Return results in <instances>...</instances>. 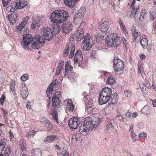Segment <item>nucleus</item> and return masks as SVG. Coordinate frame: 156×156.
I'll return each instance as SVG.
<instances>
[{"instance_id": "nucleus-1", "label": "nucleus", "mask_w": 156, "mask_h": 156, "mask_svg": "<svg viewBox=\"0 0 156 156\" xmlns=\"http://www.w3.org/2000/svg\"><path fill=\"white\" fill-rule=\"evenodd\" d=\"M23 41L20 44L24 49L28 48V46L30 44L31 48L34 49L38 50L45 42L44 38L38 34L35 35L32 37L31 34H26L23 36Z\"/></svg>"}, {"instance_id": "nucleus-2", "label": "nucleus", "mask_w": 156, "mask_h": 156, "mask_svg": "<svg viewBox=\"0 0 156 156\" xmlns=\"http://www.w3.org/2000/svg\"><path fill=\"white\" fill-rule=\"evenodd\" d=\"M100 123L98 119H93L90 117L86 118L83 121L82 124L80 127V133L84 136L87 134L90 131L96 128Z\"/></svg>"}, {"instance_id": "nucleus-3", "label": "nucleus", "mask_w": 156, "mask_h": 156, "mask_svg": "<svg viewBox=\"0 0 156 156\" xmlns=\"http://www.w3.org/2000/svg\"><path fill=\"white\" fill-rule=\"evenodd\" d=\"M68 16V13L64 10H57L53 12L51 16V22L62 23L66 21Z\"/></svg>"}, {"instance_id": "nucleus-4", "label": "nucleus", "mask_w": 156, "mask_h": 156, "mask_svg": "<svg viewBox=\"0 0 156 156\" xmlns=\"http://www.w3.org/2000/svg\"><path fill=\"white\" fill-rule=\"evenodd\" d=\"M121 39L116 34L113 33L108 35L107 36L106 42L108 45L117 47L121 44Z\"/></svg>"}, {"instance_id": "nucleus-5", "label": "nucleus", "mask_w": 156, "mask_h": 156, "mask_svg": "<svg viewBox=\"0 0 156 156\" xmlns=\"http://www.w3.org/2000/svg\"><path fill=\"white\" fill-rule=\"evenodd\" d=\"M112 94L111 89L105 87L101 91L98 98V102L102 105L106 103L109 100Z\"/></svg>"}, {"instance_id": "nucleus-6", "label": "nucleus", "mask_w": 156, "mask_h": 156, "mask_svg": "<svg viewBox=\"0 0 156 156\" xmlns=\"http://www.w3.org/2000/svg\"><path fill=\"white\" fill-rule=\"evenodd\" d=\"M52 101L53 109L51 111L50 114L52 116L53 120L58 123V113L55 109L58 108L61 102L59 99H58V98H55V97L52 98Z\"/></svg>"}, {"instance_id": "nucleus-7", "label": "nucleus", "mask_w": 156, "mask_h": 156, "mask_svg": "<svg viewBox=\"0 0 156 156\" xmlns=\"http://www.w3.org/2000/svg\"><path fill=\"white\" fill-rule=\"evenodd\" d=\"M113 68L115 72H121L124 68V62L119 59L117 56H115L114 59Z\"/></svg>"}, {"instance_id": "nucleus-8", "label": "nucleus", "mask_w": 156, "mask_h": 156, "mask_svg": "<svg viewBox=\"0 0 156 156\" xmlns=\"http://www.w3.org/2000/svg\"><path fill=\"white\" fill-rule=\"evenodd\" d=\"M83 44V49L86 51L89 50L93 44L91 37L89 34H87L84 37V40L82 42Z\"/></svg>"}, {"instance_id": "nucleus-9", "label": "nucleus", "mask_w": 156, "mask_h": 156, "mask_svg": "<svg viewBox=\"0 0 156 156\" xmlns=\"http://www.w3.org/2000/svg\"><path fill=\"white\" fill-rule=\"evenodd\" d=\"M42 35L46 40L50 41L53 36L52 30L49 27L44 28L42 29Z\"/></svg>"}, {"instance_id": "nucleus-10", "label": "nucleus", "mask_w": 156, "mask_h": 156, "mask_svg": "<svg viewBox=\"0 0 156 156\" xmlns=\"http://www.w3.org/2000/svg\"><path fill=\"white\" fill-rule=\"evenodd\" d=\"M135 0H133L130 6L132 10L131 13L129 14V16L131 18L136 17L140 12V10L138 6L134 7L135 3Z\"/></svg>"}, {"instance_id": "nucleus-11", "label": "nucleus", "mask_w": 156, "mask_h": 156, "mask_svg": "<svg viewBox=\"0 0 156 156\" xmlns=\"http://www.w3.org/2000/svg\"><path fill=\"white\" fill-rule=\"evenodd\" d=\"M83 60L82 53L81 51L78 50L76 51L75 55L74 58V65L78 64L79 66L80 65Z\"/></svg>"}, {"instance_id": "nucleus-12", "label": "nucleus", "mask_w": 156, "mask_h": 156, "mask_svg": "<svg viewBox=\"0 0 156 156\" xmlns=\"http://www.w3.org/2000/svg\"><path fill=\"white\" fill-rule=\"evenodd\" d=\"M79 122L80 121L78 119L76 118H74L69 119V125L72 129H75L77 127Z\"/></svg>"}, {"instance_id": "nucleus-13", "label": "nucleus", "mask_w": 156, "mask_h": 156, "mask_svg": "<svg viewBox=\"0 0 156 156\" xmlns=\"http://www.w3.org/2000/svg\"><path fill=\"white\" fill-rule=\"evenodd\" d=\"M110 24L111 23L109 21H101V24H100L99 28L102 32H106L109 28Z\"/></svg>"}, {"instance_id": "nucleus-14", "label": "nucleus", "mask_w": 156, "mask_h": 156, "mask_svg": "<svg viewBox=\"0 0 156 156\" xmlns=\"http://www.w3.org/2000/svg\"><path fill=\"white\" fill-rule=\"evenodd\" d=\"M27 2L26 0H17L16 2V5L14 6V9H16L23 8L27 5Z\"/></svg>"}, {"instance_id": "nucleus-15", "label": "nucleus", "mask_w": 156, "mask_h": 156, "mask_svg": "<svg viewBox=\"0 0 156 156\" xmlns=\"http://www.w3.org/2000/svg\"><path fill=\"white\" fill-rule=\"evenodd\" d=\"M84 31L82 28L79 27L75 32V34L78 41L83 39L84 37Z\"/></svg>"}, {"instance_id": "nucleus-16", "label": "nucleus", "mask_w": 156, "mask_h": 156, "mask_svg": "<svg viewBox=\"0 0 156 156\" xmlns=\"http://www.w3.org/2000/svg\"><path fill=\"white\" fill-rule=\"evenodd\" d=\"M83 17L82 16V15L80 14H76L74 16L73 22L74 24L76 25H78L81 24Z\"/></svg>"}, {"instance_id": "nucleus-17", "label": "nucleus", "mask_w": 156, "mask_h": 156, "mask_svg": "<svg viewBox=\"0 0 156 156\" xmlns=\"http://www.w3.org/2000/svg\"><path fill=\"white\" fill-rule=\"evenodd\" d=\"M18 17V15L14 12L8 15V18L10 24L12 25L16 22Z\"/></svg>"}, {"instance_id": "nucleus-18", "label": "nucleus", "mask_w": 156, "mask_h": 156, "mask_svg": "<svg viewBox=\"0 0 156 156\" xmlns=\"http://www.w3.org/2000/svg\"><path fill=\"white\" fill-rule=\"evenodd\" d=\"M85 109L86 112L88 114L93 113L95 108L94 104L92 102V101H89L86 105Z\"/></svg>"}, {"instance_id": "nucleus-19", "label": "nucleus", "mask_w": 156, "mask_h": 156, "mask_svg": "<svg viewBox=\"0 0 156 156\" xmlns=\"http://www.w3.org/2000/svg\"><path fill=\"white\" fill-rule=\"evenodd\" d=\"M28 19V17H26L24 20L22 21L18 26H16V31L18 32H20L26 25Z\"/></svg>"}, {"instance_id": "nucleus-20", "label": "nucleus", "mask_w": 156, "mask_h": 156, "mask_svg": "<svg viewBox=\"0 0 156 156\" xmlns=\"http://www.w3.org/2000/svg\"><path fill=\"white\" fill-rule=\"evenodd\" d=\"M65 101L67 102L66 105L67 109L70 112H73L75 105L73 104V101L71 99L66 100Z\"/></svg>"}, {"instance_id": "nucleus-21", "label": "nucleus", "mask_w": 156, "mask_h": 156, "mask_svg": "<svg viewBox=\"0 0 156 156\" xmlns=\"http://www.w3.org/2000/svg\"><path fill=\"white\" fill-rule=\"evenodd\" d=\"M42 24L41 22V20L39 18H37L33 20L31 24V28L34 29L36 28V27H38L40 25Z\"/></svg>"}, {"instance_id": "nucleus-22", "label": "nucleus", "mask_w": 156, "mask_h": 156, "mask_svg": "<svg viewBox=\"0 0 156 156\" xmlns=\"http://www.w3.org/2000/svg\"><path fill=\"white\" fill-rule=\"evenodd\" d=\"M72 24L70 23L64 24L62 25V31L65 33H67L71 30Z\"/></svg>"}, {"instance_id": "nucleus-23", "label": "nucleus", "mask_w": 156, "mask_h": 156, "mask_svg": "<svg viewBox=\"0 0 156 156\" xmlns=\"http://www.w3.org/2000/svg\"><path fill=\"white\" fill-rule=\"evenodd\" d=\"M57 138V136L55 135H52L47 136L44 140L45 143H50Z\"/></svg>"}, {"instance_id": "nucleus-24", "label": "nucleus", "mask_w": 156, "mask_h": 156, "mask_svg": "<svg viewBox=\"0 0 156 156\" xmlns=\"http://www.w3.org/2000/svg\"><path fill=\"white\" fill-rule=\"evenodd\" d=\"M65 5L69 7H73L76 4V2L79 0H64Z\"/></svg>"}, {"instance_id": "nucleus-25", "label": "nucleus", "mask_w": 156, "mask_h": 156, "mask_svg": "<svg viewBox=\"0 0 156 156\" xmlns=\"http://www.w3.org/2000/svg\"><path fill=\"white\" fill-rule=\"evenodd\" d=\"M64 62L62 60L61 61V62H59L56 69V71L55 74V75L56 76H58L60 74L61 71L63 68V66L64 65Z\"/></svg>"}, {"instance_id": "nucleus-26", "label": "nucleus", "mask_w": 156, "mask_h": 156, "mask_svg": "<svg viewBox=\"0 0 156 156\" xmlns=\"http://www.w3.org/2000/svg\"><path fill=\"white\" fill-rule=\"evenodd\" d=\"M6 140L5 139L0 140V154L1 153L6 145Z\"/></svg>"}, {"instance_id": "nucleus-27", "label": "nucleus", "mask_w": 156, "mask_h": 156, "mask_svg": "<svg viewBox=\"0 0 156 156\" xmlns=\"http://www.w3.org/2000/svg\"><path fill=\"white\" fill-rule=\"evenodd\" d=\"M140 44L143 48L145 49L147 47L148 41L146 38H143L141 40Z\"/></svg>"}, {"instance_id": "nucleus-28", "label": "nucleus", "mask_w": 156, "mask_h": 156, "mask_svg": "<svg viewBox=\"0 0 156 156\" xmlns=\"http://www.w3.org/2000/svg\"><path fill=\"white\" fill-rule=\"evenodd\" d=\"M32 156H41V152L38 149H35L32 151Z\"/></svg>"}, {"instance_id": "nucleus-29", "label": "nucleus", "mask_w": 156, "mask_h": 156, "mask_svg": "<svg viewBox=\"0 0 156 156\" xmlns=\"http://www.w3.org/2000/svg\"><path fill=\"white\" fill-rule=\"evenodd\" d=\"M60 28L59 26L57 24H55L53 27V34H56L59 32Z\"/></svg>"}, {"instance_id": "nucleus-30", "label": "nucleus", "mask_w": 156, "mask_h": 156, "mask_svg": "<svg viewBox=\"0 0 156 156\" xmlns=\"http://www.w3.org/2000/svg\"><path fill=\"white\" fill-rule=\"evenodd\" d=\"M112 122V121H111V122L109 123L106 127L107 131L110 132L112 131L114 129V125L111 123Z\"/></svg>"}, {"instance_id": "nucleus-31", "label": "nucleus", "mask_w": 156, "mask_h": 156, "mask_svg": "<svg viewBox=\"0 0 156 156\" xmlns=\"http://www.w3.org/2000/svg\"><path fill=\"white\" fill-rule=\"evenodd\" d=\"M146 11L145 9H143L140 13V20H143L146 16Z\"/></svg>"}, {"instance_id": "nucleus-32", "label": "nucleus", "mask_w": 156, "mask_h": 156, "mask_svg": "<svg viewBox=\"0 0 156 156\" xmlns=\"http://www.w3.org/2000/svg\"><path fill=\"white\" fill-rule=\"evenodd\" d=\"M70 53L69 55V57L71 58L73 57L75 51V46L73 44L70 45Z\"/></svg>"}, {"instance_id": "nucleus-33", "label": "nucleus", "mask_w": 156, "mask_h": 156, "mask_svg": "<svg viewBox=\"0 0 156 156\" xmlns=\"http://www.w3.org/2000/svg\"><path fill=\"white\" fill-rule=\"evenodd\" d=\"M53 91V88L50 87L49 86L47 90V95L49 98H51V93Z\"/></svg>"}, {"instance_id": "nucleus-34", "label": "nucleus", "mask_w": 156, "mask_h": 156, "mask_svg": "<svg viewBox=\"0 0 156 156\" xmlns=\"http://www.w3.org/2000/svg\"><path fill=\"white\" fill-rule=\"evenodd\" d=\"M132 35L133 36L135 40L138 35H140V33L136 31L135 29H132Z\"/></svg>"}, {"instance_id": "nucleus-35", "label": "nucleus", "mask_w": 156, "mask_h": 156, "mask_svg": "<svg viewBox=\"0 0 156 156\" xmlns=\"http://www.w3.org/2000/svg\"><path fill=\"white\" fill-rule=\"evenodd\" d=\"M139 86L142 92L145 93H146V86L144 83L143 82H141L139 83Z\"/></svg>"}, {"instance_id": "nucleus-36", "label": "nucleus", "mask_w": 156, "mask_h": 156, "mask_svg": "<svg viewBox=\"0 0 156 156\" xmlns=\"http://www.w3.org/2000/svg\"><path fill=\"white\" fill-rule=\"evenodd\" d=\"M86 12V9L84 7H82L79 10L78 12L76 14H80L82 16H84L85 13Z\"/></svg>"}, {"instance_id": "nucleus-37", "label": "nucleus", "mask_w": 156, "mask_h": 156, "mask_svg": "<svg viewBox=\"0 0 156 156\" xmlns=\"http://www.w3.org/2000/svg\"><path fill=\"white\" fill-rule=\"evenodd\" d=\"M115 81L113 79L112 77H108L106 82L107 83L110 84H113L115 83Z\"/></svg>"}, {"instance_id": "nucleus-38", "label": "nucleus", "mask_w": 156, "mask_h": 156, "mask_svg": "<svg viewBox=\"0 0 156 156\" xmlns=\"http://www.w3.org/2000/svg\"><path fill=\"white\" fill-rule=\"evenodd\" d=\"M26 143L23 141H21L20 145V147L22 151H25L26 150V148L25 147Z\"/></svg>"}, {"instance_id": "nucleus-39", "label": "nucleus", "mask_w": 156, "mask_h": 156, "mask_svg": "<svg viewBox=\"0 0 156 156\" xmlns=\"http://www.w3.org/2000/svg\"><path fill=\"white\" fill-rule=\"evenodd\" d=\"M66 46L67 48L63 52V56L64 57H66L67 56L69 51V46L68 44H66Z\"/></svg>"}, {"instance_id": "nucleus-40", "label": "nucleus", "mask_w": 156, "mask_h": 156, "mask_svg": "<svg viewBox=\"0 0 156 156\" xmlns=\"http://www.w3.org/2000/svg\"><path fill=\"white\" fill-rule=\"evenodd\" d=\"M15 81L14 80H12L11 84L10 85V88L11 90L13 92V93L14 92H15Z\"/></svg>"}, {"instance_id": "nucleus-41", "label": "nucleus", "mask_w": 156, "mask_h": 156, "mask_svg": "<svg viewBox=\"0 0 156 156\" xmlns=\"http://www.w3.org/2000/svg\"><path fill=\"white\" fill-rule=\"evenodd\" d=\"M21 93L23 92V91L28 90V89L26 85L25 84H23L21 85L20 88Z\"/></svg>"}, {"instance_id": "nucleus-42", "label": "nucleus", "mask_w": 156, "mask_h": 156, "mask_svg": "<svg viewBox=\"0 0 156 156\" xmlns=\"http://www.w3.org/2000/svg\"><path fill=\"white\" fill-rule=\"evenodd\" d=\"M36 133V131L35 130H32L27 132L26 134V136L28 137L29 136H34Z\"/></svg>"}, {"instance_id": "nucleus-43", "label": "nucleus", "mask_w": 156, "mask_h": 156, "mask_svg": "<svg viewBox=\"0 0 156 156\" xmlns=\"http://www.w3.org/2000/svg\"><path fill=\"white\" fill-rule=\"evenodd\" d=\"M11 153V150L9 147H7L5 150V156H9Z\"/></svg>"}, {"instance_id": "nucleus-44", "label": "nucleus", "mask_w": 156, "mask_h": 156, "mask_svg": "<svg viewBox=\"0 0 156 156\" xmlns=\"http://www.w3.org/2000/svg\"><path fill=\"white\" fill-rule=\"evenodd\" d=\"M156 17V13L154 12L153 11L151 12L150 14V18L151 20H153Z\"/></svg>"}, {"instance_id": "nucleus-45", "label": "nucleus", "mask_w": 156, "mask_h": 156, "mask_svg": "<svg viewBox=\"0 0 156 156\" xmlns=\"http://www.w3.org/2000/svg\"><path fill=\"white\" fill-rule=\"evenodd\" d=\"M55 147L56 149L57 150H59L61 151V152L60 153H63V151H66L68 152V151L66 150V148L65 149L64 148H62L60 147L58 145H55Z\"/></svg>"}, {"instance_id": "nucleus-46", "label": "nucleus", "mask_w": 156, "mask_h": 156, "mask_svg": "<svg viewBox=\"0 0 156 156\" xmlns=\"http://www.w3.org/2000/svg\"><path fill=\"white\" fill-rule=\"evenodd\" d=\"M21 96L23 99L26 98L28 95V90L23 91L21 93Z\"/></svg>"}, {"instance_id": "nucleus-47", "label": "nucleus", "mask_w": 156, "mask_h": 156, "mask_svg": "<svg viewBox=\"0 0 156 156\" xmlns=\"http://www.w3.org/2000/svg\"><path fill=\"white\" fill-rule=\"evenodd\" d=\"M28 74H25L21 77L20 79L22 81H25L28 79Z\"/></svg>"}, {"instance_id": "nucleus-48", "label": "nucleus", "mask_w": 156, "mask_h": 156, "mask_svg": "<svg viewBox=\"0 0 156 156\" xmlns=\"http://www.w3.org/2000/svg\"><path fill=\"white\" fill-rule=\"evenodd\" d=\"M138 74L142 75V72H143V69L142 66L141 64H139L138 65Z\"/></svg>"}, {"instance_id": "nucleus-49", "label": "nucleus", "mask_w": 156, "mask_h": 156, "mask_svg": "<svg viewBox=\"0 0 156 156\" xmlns=\"http://www.w3.org/2000/svg\"><path fill=\"white\" fill-rule=\"evenodd\" d=\"M78 136L76 134H74L72 136V140L73 142L74 143L76 142L78 138Z\"/></svg>"}, {"instance_id": "nucleus-50", "label": "nucleus", "mask_w": 156, "mask_h": 156, "mask_svg": "<svg viewBox=\"0 0 156 156\" xmlns=\"http://www.w3.org/2000/svg\"><path fill=\"white\" fill-rule=\"evenodd\" d=\"M61 93L60 91H56L55 92V95L53 96V97H55V98H58L59 99V98L61 97Z\"/></svg>"}, {"instance_id": "nucleus-51", "label": "nucleus", "mask_w": 156, "mask_h": 156, "mask_svg": "<svg viewBox=\"0 0 156 156\" xmlns=\"http://www.w3.org/2000/svg\"><path fill=\"white\" fill-rule=\"evenodd\" d=\"M41 122L42 124H45L46 123H47V122H49V120H48L46 118L43 117L41 119Z\"/></svg>"}, {"instance_id": "nucleus-52", "label": "nucleus", "mask_w": 156, "mask_h": 156, "mask_svg": "<svg viewBox=\"0 0 156 156\" xmlns=\"http://www.w3.org/2000/svg\"><path fill=\"white\" fill-rule=\"evenodd\" d=\"M147 134L144 133H141L139 134V137L142 139H144L147 136Z\"/></svg>"}, {"instance_id": "nucleus-53", "label": "nucleus", "mask_w": 156, "mask_h": 156, "mask_svg": "<svg viewBox=\"0 0 156 156\" xmlns=\"http://www.w3.org/2000/svg\"><path fill=\"white\" fill-rule=\"evenodd\" d=\"M149 109L148 106H145L142 108V110L143 112H144L145 114H147L149 112Z\"/></svg>"}, {"instance_id": "nucleus-54", "label": "nucleus", "mask_w": 156, "mask_h": 156, "mask_svg": "<svg viewBox=\"0 0 156 156\" xmlns=\"http://www.w3.org/2000/svg\"><path fill=\"white\" fill-rule=\"evenodd\" d=\"M47 122V123H46L45 124V126L47 127L49 129L51 130L52 128V125L49 121V122Z\"/></svg>"}, {"instance_id": "nucleus-55", "label": "nucleus", "mask_w": 156, "mask_h": 156, "mask_svg": "<svg viewBox=\"0 0 156 156\" xmlns=\"http://www.w3.org/2000/svg\"><path fill=\"white\" fill-rule=\"evenodd\" d=\"M68 62L66 63L65 66V73L64 74V76L65 77L67 76L68 75V73L69 72V69H68V66H67Z\"/></svg>"}, {"instance_id": "nucleus-56", "label": "nucleus", "mask_w": 156, "mask_h": 156, "mask_svg": "<svg viewBox=\"0 0 156 156\" xmlns=\"http://www.w3.org/2000/svg\"><path fill=\"white\" fill-rule=\"evenodd\" d=\"M130 133L131 135V137L133 140V141L134 142L136 141L137 140V139H136V135L134 133V132L131 133Z\"/></svg>"}, {"instance_id": "nucleus-57", "label": "nucleus", "mask_w": 156, "mask_h": 156, "mask_svg": "<svg viewBox=\"0 0 156 156\" xmlns=\"http://www.w3.org/2000/svg\"><path fill=\"white\" fill-rule=\"evenodd\" d=\"M125 95L129 97H130L132 96V93L131 92L128 90H126L124 92Z\"/></svg>"}, {"instance_id": "nucleus-58", "label": "nucleus", "mask_w": 156, "mask_h": 156, "mask_svg": "<svg viewBox=\"0 0 156 156\" xmlns=\"http://www.w3.org/2000/svg\"><path fill=\"white\" fill-rule=\"evenodd\" d=\"M63 153H59V156H69V153L65 151H63Z\"/></svg>"}, {"instance_id": "nucleus-59", "label": "nucleus", "mask_w": 156, "mask_h": 156, "mask_svg": "<svg viewBox=\"0 0 156 156\" xmlns=\"http://www.w3.org/2000/svg\"><path fill=\"white\" fill-rule=\"evenodd\" d=\"M3 3V5L4 7L7 5L9 2L10 0H2Z\"/></svg>"}, {"instance_id": "nucleus-60", "label": "nucleus", "mask_w": 156, "mask_h": 156, "mask_svg": "<svg viewBox=\"0 0 156 156\" xmlns=\"http://www.w3.org/2000/svg\"><path fill=\"white\" fill-rule=\"evenodd\" d=\"M5 98L4 95H2L1 98L0 99V103L1 105H3L4 101L5 100Z\"/></svg>"}, {"instance_id": "nucleus-61", "label": "nucleus", "mask_w": 156, "mask_h": 156, "mask_svg": "<svg viewBox=\"0 0 156 156\" xmlns=\"http://www.w3.org/2000/svg\"><path fill=\"white\" fill-rule=\"evenodd\" d=\"M56 81L57 80H56L53 81L50 84L49 87L53 88L54 87V86H55L56 85Z\"/></svg>"}, {"instance_id": "nucleus-62", "label": "nucleus", "mask_w": 156, "mask_h": 156, "mask_svg": "<svg viewBox=\"0 0 156 156\" xmlns=\"http://www.w3.org/2000/svg\"><path fill=\"white\" fill-rule=\"evenodd\" d=\"M153 30L154 33H156V20L155 21L153 24Z\"/></svg>"}, {"instance_id": "nucleus-63", "label": "nucleus", "mask_w": 156, "mask_h": 156, "mask_svg": "<svg viewBox=\"0 0 156 156\" xmlns=\"http://www.w3.org/2000/svg\"><path fill=\"white\" fill-rule=\"evenodd\" d=\"M131 115H132V113H131L130 112H127L125 114L127 118H129L130 119H131L132 118Z\"/></svg>"}, {"instance_id": "nucleus-64", "label": "nucleus", "mask_w": 156, "mask_h": 156, "mask_svg": "<svg viewBox=\"0 0 156 156\" xmlns=\"http://www.w3.org/2000/svg\"><path fill=\"white\" fill-rule=\"evenodd\" d=\"M26 107L27 109H30L31 107V102L30 101H28L26 103Z\"/></svg>"}]
</instances>
